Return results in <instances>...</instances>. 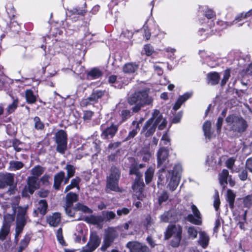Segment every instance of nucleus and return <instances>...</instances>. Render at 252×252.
Here are the masks:
<instances>
[{"label": "nucleus", "mask_w": 252, "mask_h": 252, "mask_svg": "<svg viewBox=\"0 0 252 252\" xmlns=\"http://www.w3.org/2000/svg\"><path fill=\"white\" fill-rule=\"evenodd\" d=\"M166 125V120L163 118L158 110L155 109L152 113L151 118L144 124L141 130V133H144L146 137L151 136L154 133L158 126L159 129L162 130Z\"/></svg>", "instance_id": "f257e3e1"}, {"label": "nucleus", "mask_w": 252, "mask_h": 252, "mask_svg": "<svg viewBox=\"0 0 252 252\" xmlns=\"http://www.w3.org/2000/svg\"><path fill=\"white\" fill-rule=\"evenodd\" d=\"M153 98L149 95L146 90L135 92L127 98V102L130 105H133L131 108L132 112L137 113L146 105H150L153 102Z\"/></svg>", "instance_id": "f03ea898"}, {"label": "nucleus", "mask_w": 252, "mask_h": 252, "mask_svg": "<svg viewBox=\"0 0 252 252\" xmlns=\"http://www.w3.org/2000/svg\"><path fill=\"white\" fill-rule=\"evenodd\" d=\"M182 171L181 165L180 164H177L175 165L173 170H168L162 173L163 176L165 175L166 181L168 182L167 188L171 191L175 190L178 187Z\"/></svg>", "instance_id": "7ed1b4c3"}, {"label": "nucleus", "mask_w": 252, "mask_h": 252, "mask_svg": "<svg viewBox=\"0 0 252 252\" xmlns=\"http://www.w3.org/2000/svg\"><path fill=\"white\" fill-rule=\"evenodd\" d=\"M28 207L18 208V212L16 219V227L15 229L14 240L16 244L19 241L20 235L22 233L24 228L26 225L28 217L27 215V209Z\"/></svg>", "instance_id": "20e7f679"}, {"label": "nucleus", "mask_w": 252, "mask_h": 252, "mask_svg": "<svg viewBox=\"0 0 252 252\" xmlns=\"http://www.w3.org/2000/svg\"><path fill=\"white\" fill-rule=\"evenodd\" d=\"M182 227L179 225H168L166 232H165L164 238L168 240L172 236L173 237L170 245L172 247L177 248L180 245L182 239Z\"/></svg>", "instance_id": "39448f33"}, {"label": "nucleus", "mask_w": 252, "mask_h": 252, "mask_svg": "<svg viewBox=\"0 0 252 252\" xmlns=\"http://www.w3.org/2000/svg\"><path fill=\"white\" fill-rule=\"evenodd\" d=\"M169 156L168 150L165 148H161L159 149L157 153V160L158 168H160L159 170L158 179L160 181L164 180V176L162 175V173L165 172L166 169L168 167L167 163H168V158Z\"/></svg>", "instance_id": "423d86ee"}, {"label": "nucleus", "mask_w": 252, "mask_h": 252, "mask_svg": "<svg viewBox=\"0 0 252 252\" xmlns=\"http://www.w3.org/2000/svg\"><path fill=\"white\" fill-rule=\"evenodd\" d=\"M120 171L115 166H112L109 176L106 177V188L110 190L119 191L118 183L120 177Z\"/></svg>", "instance_id": "0eeeda50"}, {"label": "nucleus", "mask_w": 252, "mask_h": 252, "mask_svg": "<svg viewBox=\"0 0 252 252\" xmlns=\"http://www.w3.org/2000/svg\"><path fill=\"white\" fill-rule=\"evenodd\" d=\"M226 122L231 130L234 131L242 132L246 130L247 127L246 121L242 117L236 116H228L226 118Z\"/></svg>", "instance_id": "6e6552de"}, {"label": "nucleus", "mask_w": 252, "mask_h": 252, "mask_svg": "<svg viewBox=\"0 0 252 252\" xmlns=\"http://www.w3.org/2000/svg\"><path fill=\"white\" fill-rule=\"evenodd\" d=\"M119 236L116 227H108L104 230L102 245L100 247V250L105 252L114 242L115 239Z\"/></svg>", "instance_id": "1a4fd4ad"}, {"label": "nucleus", "mask_w": 252, "mask_h": 252, "mask_svg": "<svg viewBox=\"0 0 252 252\" xmlns=\"http://www.w3.org/2000/svg\"><path fill=\"white\" fill-rule=\"evenodd\" d=\"M14 174L10 173H3L0 174V188L2 189L9 186V189L7 192L8 194L15 193L16 187H14Z\"/></svg>", "instance_id": "9d476101"}, {"label": "nucleus", "mask_w": 252, "mask_h": 252, "mask_svg": "<svg viewBox=\"0 0 252 252\" xmlns=\"http://www.w3.org/2000/svg\"><path fill=\"white\" fill-rule=\"evenodd\" d=\"M55 141L57 144V151L62 154L67 149V134L63 130H60L55 134Z\"/></svg>", "instance_id": "9b49d317"}, {"label": "nucleus", "mask_w": 252, "mask_h": 252, "mask_svg": "<svg viewBox=\"0 0 252 252\" xmlns=\"http://www.w3.org/2000/svg\"><path fill=\"white\" fill-rule=\"evenodd\" d=\"M101 241V238L96 233H92L86 245L82 247V251L93 252L100 245Z\"/></svg>", "instance_id": "f8f14e48"}, {"label": "nucleus", "mask_w": 252, "mask_h": 252, "mask_svg": "<svg viewBox=\"0 0 252 252\" xmlns=\"http://www.w3.org/2000/svg\"><path fill=\"white\" fill-rule=\"evenodd\" d=\"M100 129L101 137L103 139H109L112 138L115 135L118 130V126L113 124L110 126L102 125L100 126Z\"/></svg>", "instance_id": "ddd939ff"}, {"label": "nucleus", "mask_w": 252, "mask_h": 252, "mask_svg": "<svg viewBox=\"0 0 252 252\" xmlns=\"http://www.w3.org/2000/svg\"><path fill=\"white\" fill-rule=\"evenodd\" d=\"M126 247L130 252H150L149 249L145 245L137 241H131L126 244Z\"/></svg>", "instance_id": "4468645a"}, {"label": "nucleus", "mask_w": 252, "mask_h": 252, "mask_svg": "<svg viewBox=\"0 0 252 252\" xmlns=\"http://www.w3.org/2000/svg\"><path fill=\"white\" fill-rule=\"evenodd\" d=\"M191 208L194 216L191 214L188 215L187 217L188 220L192 223L196 225L201 224L202 221L201 214L199 211L196 206L194 204L191 205Z\"/></svg>", "instance_id": "2eb2a0df"}, {"label": "nucleus", "mask_w": 252, "mask_h": 252, "mask_svg": "<svg viewBox=\"0 0 252 252\" xmlns=\"http://www.w3.org/2000/svg\"><path fill=\"white\" fill-rule=\"evenodd\" d=\"M37 180L35 177H29L27 179V186L25 187L23 191H28L31 194H33L39 187ZM23 193H24V191H23Z\"/></svg>", "instance_id": "dca6fc26"}, {"label": "nucleus", "mask_w": 252, "mask_h": 252, "mask_svg": "<svg viewBox=\"0 0 252 252\" xmlns=\"http://www.w3.org/2000/svg\"><path fill=\"white\" fill-rule=\"evenodd\" d=\"M210 237L208 234L204 231H199L198 244L203 249H206L209 245Z\"/></svg>", "instance_id": "f3484780"}, {"label": "nucleus", "mask_w": 252, "mask_h": 252, "mask_svg": "<svg viewBox=\"0 0 252 252\" xmlns=\"http://www.w3.org/2000/svg\"><path fill=\"white\" fill-rule=\"evenodd\" d=\"M202 128L206 138L210 140L216 137L214 130L212 129L211 123L210 121H206L203 125Z\"/></svg>", "instance_id": "a211bd4d"}, {"label": "nucleus", "mask_w": 252, "mask_h": 252, "mask_svg": "<svg viewBox=\"0 0 252 252\" xmlns=\"http://www.w3.org/2000/svg\"><path fill=\"white\" fill-rule=\"evenodd\" d=\"M47 201L44 199L40 200L37 204L36 209L34 210L33 212L36 216H37L39 214L44 216L47 212Z\"/></svg>", "instance_id": "6ab92c4d"}, {"label": "nucleus", "mask_w": 252, "mask_h": 252, "mask_svg": "<svg viewBox=\"0 0 252 252\" xmlns=\"http://www.w3.org/2000/svg\"><path fill=\"white\" fill-rule=\"evenodd\" d=\"M47 221L50 225L56 227L61 222V214L54 213L47 217Z\"/></svg>", "instance_id": "aec40b11"}, {"label": "nucleus", "mask_w": 252, "mask_h": 252, "mask_svg": "<svg viewBox=\"0 0 252 252\" xmlns=\"http://www.w3.org/2000/svg\"><path fill=\"white\" fill-rule=\"evenodd\" d=\"M192 95V92H187L183 95L180 96L173 106V109L175 111L178 110L181 107L182 104L191 97Z\"/></svg>", "instance_id": "412c9836"}, {"label": "nucleus", "mask_w": 252, "mask_h": 252, "mask_svg": "<svg viewBox=\"0 0 252 252\" xmlns=\"http://www.w3.org/2000/svg\"><path fill=\"white\" fill-rule=\"evenodd\" d=\"M64 178V172L61 171L56 174L54 177L53 188L56 190H59L62 183Z\"/></svg>", "instance_id": "4be33fe9"}, {"label": "nucleus", "mask_w": 252, "mask_h": 252, "mask_svg": "<svg viewBox=\"0 0 252 252\" xmlns=\"http://www.w3.org/2000/svg\"><path fill=\"white\" fill-rule=\"evenodd\" d=\"M143 188L144 184L140 181H135L132 186V189L135 192V195L137 196V198L139 200L142 199Z\"/></svg>", "instance_id": "5701e85b"}, {"label": "nucleus", "mask_w": 252, "mask_h": 252, "mask_svg": "<svg viewBox=\"0 0 252 252\" xmlns=\"http://www.w3.org/2000/svg\"><path fill=\"white\" fill-rule=\"evenodd\" d=\"M140 123H141V121L139 122L133 121L132 122V126H133V127L132 128L131 130L129 132L128 135L126 138V141L129 140L131 138H134L136 135L140 130L139 124Z\"/></svg>", "instance_id": "b1692460"}, {"label": "nucleus", "mask_w": 252, "mask_h": 252, "mask_svg": "<svg viewBox=\"0 0 252 252\" xmlns=\"http://www.w3.org/2000/svg\"><path fill=\"white\" fill-rule=\"evenodd\" d=\"M84 220L87 223L93 224H99L104 221V219L101 216L91 215L86 217Z\"/></svg>", "instance_id": "393cba45"}, {"label": "nucleus", "mask_w": 252, "mask_h": 252, "mask_svg": "<svg viewBox=\"0 0 252 252\" xmlns=\"http://www.w3.org/2000/svg\"><path fill=\"white\" fill-rule=\"evenodd\" d=\"M138 68V64L134 63H126L123 67V72L126 74H131L134 73Z\"/></svg>", "instance_id": "a878e982"}, {"label": "nucleus", "mask_w": 252, "mask_h": 252, "mask_svg": "<svg viewBox=\"0 0 252 252\" xmlns=\"http://www.w3.org/2000/svg\"><path fill=\"white\" fill-rule=\"evenodd\" d=\"M31 235L30 234H26L20 243L19 247L18 248L17 252H23V251L28 246L31 239Z\"/></svg>", "instance_id": "bb28decb"}, {"label": "nucleus", "mask_w": 252, "mask_h": 252, "mask_svg": "<svg viewBox=\"0 0 252 252\" xmlns=\"http://www.w3.org/2000/svg\"><path fill=\"white\" fill-rule=\"evenodd\" d=\"M208 83L212 85H215L218 84L220 76L219 74L216 72L209 73L207 75Z\"/></svg>", "instance_id": "cd10ccee"}, {"label": "nucleus", "mask_w": 252, "mask_h": 252, "mask_svg": "<svg viewBox=\"0 0 252 252\" xmlns=\"http://www.w3.org/2000/svg\"><path fill=\"white\" fill-rule=\"evenodd\" d=\"M65 198L66 204L65 206L71 207L73 203L77 201L78 196L75 193L70 192L66 194Z\"/></svg>", "instance_id": "c85d7f7f"}, {"label": "nucleus", "mask_w": 252, "mask_h": 252, "mask_svg": "<svg viewBox=\"0 0 252 252\" xmlns=\"http://www.w3.org/2000/svg\"><path fill=\"white\" fill-rule=\"evenodd\" d=\"M229 177V172L226 169H223L221 172L219 174V182L220 185L223 188L227 184V179Z\"/></svg>", "instance_id": "c756f323"}, {"label": "nucleus", "mask_w": 252, "mask_h": 252, "mask_svg": "<svg viewBox=\"0 0 252 252\" xmlns=\"http://www.w3.org/2000/svg\"><path fill=\"white\" fill-rule=\"evenodd\" d=\"M105 90H94L90 95L91 99L93 100V102L96 103L98 99L101 98L105 93Z\"/></svg>", "instance_id": "7c9ffc66"}, {"label": "nucleus", "mask_w": 252, "mask_h": 252, "mask_svg": "<svg viewBox=\"0 0 252 252\" xmlns=\"http://www.w3.org/2000/svg\"><path fill=\"white\" fill-rule=\"evenodd\" d=\"M252 17V9L249 11L245 13L242 12L238 14L235 18L234 21L230 24V26L237 23L238 22L242 21L243 19Z\"/></svg>", "instance_id": "2f4dec72"}, {"label": "nucleus", "mask_w": 252, "mask_h": 252, "mask_svg": "<svg viewBox=\"0 0 252 252\" xmlns=\"http://www.w3.org/2000/svg\"><path fill=\"white\" fill-rule=\"evenodd\" d=\"M101 71L97 68H94L91 69L87 74V78L89 79H97L102 76Z\"/></svg>", "instance_id": "473e14b6"}, {"label": "nucleus", "mask_w": 252, "mask_h": 252, "mask_svg": "<svg viewBox=\"0 0 252 252\" xmlns=\"http://www.w3.org/2000/svg\"><path fill=\"white\" fill-rule=\"evenodd\" d=\"M9 170L10 171H16L20 170L24 167V163L21 161L11 160L9 163Z\"/></svg>", "instance_id": "72a5a7b5"}, {"label": "nucleus", "mask_w": 252, "mask_h": 252, "mask_svg": "<svg viewBox=\"0 0 252 252\" xmlns=\"http://www.w3.org/2000/svg\"><path fill=\"white\" fill-rule=\"evenodd\" d=\"M45 168L39 165L35 166L31 169V174L32 177H35L36 179L41 175L44 172Z\"/></svg>", "instance_id": "f704fd0d"}, {"label": "nucleus", "mask_w": 252, "mask_h": 252, "mask_svg": "<svg viewBox=\"0 0 252 252\" xmlns=\"http://www.w3.org/2000/svg\"><path fill=\"white\" fill-rule=\"evenodd\" d=\"M235 194L231 189H228L227 191V201L229 203L230 208L232 210L234 208V203L235 198Z\"/></svg>", "instance_id": "c9c22d12"}, {"label": "nucleus", "mask_w": 252, "mask_h": 252, "mask_svg": "<svg viewBox=\"0 0 252 252\" xmlns=\"http://www.w3.org/2000/svg\"><path fill=\"white\" fill-rule=\"evenodd\" d=\"M25 96L26 100L29 103H34L36 101V96L34 95L33 91L31 90L26 91Z\"/></svg>", "instance_id": "e433bc0d"}, {"label": "nucleus", "mask_w": 252, "mask_h": 252, "mask_svg": "<svg viewBox=\"0 0 252 252\" xmlns=\"http://www.w3.org/2000/svg\"><path fill=\"white\" fill-rule=\"evenodd\" d=\"M187 229V233L189 238L191 239H194L197 238V234L198 233L199 234V232L195 227L192 226H189Z\"/></svg>", "instance_id": "4c0bfd02"}, {"label": "nucleus", "mask_w": 252, "mask_h": 252, "mask_svg": "<svg viewBox=\"0 0 252 252\" xmlns=\"http://www.w3.org/2000/svg\"><path fill=\"white\" fill-rule=\"evenodd\" d=\"M154 172L155 169L152 167H149L145 172V182L147 184L152 181Z\"/></svg>", "instance_id": "58836bf2"}, {"label": "nucleus", "mask_w": 252, "mask_h": 252, "mask_svg": "<svg viewBox=\"0 0 252 252\" xmlns=\"http://www.w3.org/2000/svg\"><path fill=\"white\" fill-rule=\"evenodd\" d=\"M15 219L14 215L11 214H6L4 216V220L3 222V225L11 227V223Z\"/></svg>", "instance_id": "ea45409f"}, {"label": "nucleus", "mask_w": 252, "mask_h": 252, "mask_svg": "<svg viewBox=\"0 0 252 252\" xmlns=\"http://www.w3.org/2000/svg\"><path fill=\"white\" fill-rule=\"evenodd\" d=\"M34 122V127L36 130H43L44 128V124L41 121L40 119L38 117H35L33 118Z\"/></svg>", "instance_id": "a19ab883"}, {"label": "nucleus", "mask_w": 252, "mask_h": 252, "mask_svg": "<svg viewBox=\"0 0 252 252\" xmlns=\"http://www.w3.org/2000/svg\"><path fill=\"white\" fill-rule=\"evenodd\" d=\"M103 218L105 219L107 221H110L116 218V214L113 211H103L102 212Z\"/></svg>", "instance_id": "79ce46f5"}, {"label": "nucleus", "mask_w": 252, "mask_h": 252, "mask_svg": "<svg viewBox=\"0 0 252 252\" xmlns=\"http://www.w3.org/2000/svg\"><path fill=\"white\" fill-rule=\"evenodd\" d=\"M10 227L2 225L0 230V239L4 240L10 232Z\"/></svg>", "instance_id": "37998d69"}, {"label": "nucleus", "mask_w": 252, "mask_h": 252, "mask_svg": "<svg viewBox=\"0 0 252 252\" xmlns=\"http://www.w3.org/2000/svg\"><path fill=\"white\" fill-rule=\"evenodd\" d=\"M19 104L18 99H15L11 104L8 105L7 108V112L8 114H11L17 109Z\"/></svg>", "instance_id": "c03bdc74"}, {"label": "nucleus", "mask_w": 252, "mask_h": 252, "mask_svg": "<svg viewBox=\"0 0 252 252\" xmlns=\"http://www.w3.org/2000/svg\"><path fill=\"white\" fill-rule=\"evenodd\" d=\"M64 169L66 171L67 175L71 176L72 177L74 176L76 168L73 165L67 164L65 166Z\"/></svg>", "instance_id": "a18cd8bd"}, {"label": "nucleus", "mask_w": 252, "mask_h": 252, "mask_svg": "<svg viewBox=\"0 0 252 252\" xmlns=\"http://www.w3.org/2000/svg\"><path fill=\"white\" fill-rule=\"evenodd\" d=\"M76 208L78 210L81 211L84 213H92V210L91 209H90L87 206H86L82 204H81V203H78L76 205Z\"/></svg>", "instance_id": "49530a36"}, {"label": "nucleus", "mask_w": 252, "mask_h": 252, "mask_svg": "<svg viewBox=\"0 0 252 252\" xmlns=\"http://www.w3.org/2000/svg\"><path fill=\"white\" fill-rule=\"evenodd\" d=\"M244 206L247 208H250L252 205V194L245 196L243 198Z\"/></svg>", "instance_id": "de8ad7c7"}, {"label": "nucleus", "mask_w": 252, "mask_h": 252, "mask_svg": "<svg viewBox=\"0 0 252 252\" xmlns=\"http://www.w3.org/2000/svg\"><path fill=\"white\" fill-rule=\"evenodd\" d=\"M238 176L241 181H246L248 178V172L246 169L242 168L239 170Z\"/></svg>", "instance_id": "09e8293b"}, {"label": "nucleus", "mask_w": 252, "mask_h": 252, "mask_svg": "<svg viewBox=\"0 0 252 252\" xmlns=\"http://www.w3.org/2000/svg\"><path fill=\"white\" fill-rule=\"evenodd\" d=\"M132 113L127 109L123 110L121 112V116L123 121H125L131 116Z\"/></svg>", "instance_id": "8fccbe9b"}, {"label": "nucleus", "mask_w": 252, "mask_h": 252, "mask_svg": "<svg viewBox=\"0 0 252 252\" xmlns=\"http://www.w3.org/2000/svg\"><path fill=\"white\" fill-rule=\"evenodd\" d=\"M56 236L59 242L63 245L65 243V242L63 240V230L62 228H60L58 229L56 232Z\"/></svg>", "instance_id": "3c124183"}, {"label": "nucleus", "mask_w": 252, "mask_h": 252, "mask_svg": "<svg viewBox=\"0 0 252 252\" xmlns=\"http://www.w3.org/2000/svg\"><path fill=\"white\" fill-rule=\"evenodd\" d=\"M169 195L167 191H163L158 196V202L160 204L168 199Z\"/></svg>", "instance_id": "603ef678"}, {"label": "nucleus", "mask_w": 252, "mask_h": 252, "mask_svg": "<svg viewBox=\"0 0 252 252\" xmlns=\"http://www.w3.org/2000/svg\"><path fill=\"white\" fill-rule=\"evenodd\" d=\"M220 204L219 192L216 191L214 195V207L216 211H218Z\"/></svg>", "instance_id": "864d4df0"}, {"label": "nucleus", "mask_w": 252, "mask_h": 252, "mask_svg": "<svg viewBox=\"0 0 252 252\" xmlns=\"http://www.w3.org/2000/svg\"><path fill=\"white\" fill-rule=\"evenodd\" d=\"M171 217V214L169 212H165L160 216V220L164 222H168L170 221V218Z\"/></svg>", "instance_id": "5fc2aeb1"}, {"label": "nucleus", "mask_w": 252, "mask_h": 252, "mask_svg": "<svg viewBox=\"0 0 252 252\" xmlns=\"http://www.w3.org/2000/svg\"><path fill=\"white\" fill-rule=\"evenodd\" d=\"M95 103L93 102V100L91 99V96L88 97L87 98L83 99L81 102V105L83 107H86L88 105Z\"/></svg>", "instance_id": "6e6d98bb"}, {"label": "nucleus", "mask_w": 252, "mask_h": 252, "mask_svg": "<svg viewBox=\"0 0 252 252\" xmlns=\"http://www.w3.org/2000/svg\"><path fill=\"white\" fill-rule=\"evenodd\" d=\"M69 12L71 13L72 15H84V14L86 13L85 10L77 8H73L69 11Z\"/></svg>", "instance_id": "4d7b16f0"}, {"label": "nucleus", "mask_w": 252, "mask_h": 252, "mask_svg": "<svg viewBox=\"0 0 252 252\" xmlns=\"http://www.w3.org/2000/svg\"><path fill=\"white\" fill-rule=\"evenodd\" d=\"M130 211V209L127 208H123L121 209L117 210V213L119 216H121L122 215H126L128 214Z\"/></svg>", "instance_id": "13d9d810"}, {"label": "nucleus", "mask_w": 252, "mask_h": 252, "mask_svg": "<svg viewBox=\"0 0 252 252\" xmlns=\"http://www.w3.org/2000/svg\"><path fill=\"white\" fill-rule=\"evenodd\" d=\"M230 77V71L228 70H226L223 73V77L221 80V85H224Z\"/></svg>", "instance_id": "bf43d9fd"}, {"label": "nucleus", "mask_w": 252, "mask_h": 252, "mask_svg": "<svg viewBox=\"0 0 252 252\" xmlns=\"http://www.w3.org/2000/svg\"><path fill=\"white\" fill-rule=\"evenodd\" d=\"M129 174H134L136 175V176L138 178H140L142 176V175L141 173V172L139 171L138 169L136 167H134L130 169Z\"/></svg>", "instance_id": "052dcab7"}, {"label": "nucleus", "mask_w": 252, "mask_h": 252, "mask_svg": "<svg viewBox=\"0 0 252 252\" xmlns=\"http://www.w3.org/2000/svg\"><path fill=\"white\" fill-rule=\"evenodd\" d=\"M64 209H65L66 214L68 216H70L71 217H74V216L75 215V209H74V208L72 209V208H71V207L64 206Z\"/></svg>", "instance_id": "680f3d73"}, {"label": "nucleus", "mask_w": 252, "mask_h": 252, "mask_svg": "<svg viewBox=\"0 0 252 252\" xmlns=\"http://www.w3.org/2000/svg\"><path fill=\"white\" fill-rule=\"evenodd\" d=\"M81 182V179L78 177H76L75 178L72 179L71 180L70 184L74 187V188H77L78 189H79V184Z\"/></svg>", "instance_id": "e2e57ef3"}, {"label": "nucleus", "mask_w": 252, "mask_h": 252, "mask_svg": "<svg viewBox=\"0 0 252 252\" xmlns=\"http://www.w3.org/2000/svg\"><path fill=\"white\" fill-rule=\"evenodd\" d=\"M235 161V159L234 158H229L226 161V166L229 169H232L233 168Z\"/></svg>", "instance_id": "0e129e2a"}, {"label": "nucleus", "mask_w": 252, "mask_h": 252, "mask_svg": "<svg viewBox=\"0 0 252 252\" xmlns=\"http://www.w3.org/2000/svg\"><path fill=\"white\" fill-rule=\"evenodd\" d=\"M246 168L252 173V157L248 158L246 161Z\"/></svg>", "instance_id": "69168bd1"}, {"label": "nucleus", "mask_w": 252, "mask_h": 252, "mask_svg": "<svg viewBox=\"0 0 252 252\" xmlns=\"http://www.w3.org/2000/svg\"><path fill=\"white\" fill-rule=\"evenodd\" d=\"M144 51L147 56H150L153 53L154 50L150 45H146L144 46Z\"/></svg>", "instance_id": "338daca9"}, {"label": "nucleus", "mask_w": 252, "mask_h": 252, "mask_svg": "<svg viewBox=\"0 0 252 252\" xmlns=\"http://www.w3.org/2000/svg\"><path fill=\"white\" fill-rule=\"evenodd\" d=\"M94 113L91 111H86L84 112L83 119L85 120H90L92 118Z\"/></svg>", "instance_id": "774afa93"}]
</instances>
